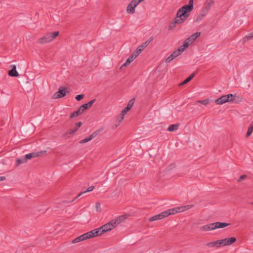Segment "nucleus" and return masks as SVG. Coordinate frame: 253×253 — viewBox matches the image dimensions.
Returning a JSON list of instances; mask_svg holds the SVG:
<instances>
[{
	"label": "nucleus",
	"mask_w": 253,
	"mask_h": 253,
	"mask_svg": "<svg viewBox=\"0 0 253 253\" xmlns=\"http://www.w3.org/2000/svg\"><path fill=\"white\" fill-rule=\"evenodd\" d=\"M79 115V111L77 110L76 111L71 114L70 118L72 119L75 117H78Z\"/></svg>",
	"instance_id": "34"
},
{
	"label": "nucleus",
	"mask_w": 253,
	"mask_h": 253,
	"mask_svg": "<svg viewBox=\"0 0 253 253\" xmlns=\"http://www.w3.org/2000/svg\"><path fill=\"white\" fill-rule=\"evenodd\" d=\"M129 110H126V108H125V109H124L122 111V113H123V114H126V113L129 111Z\"/></svg>",
	"instance_id": "43"
},
{
	"label": "nucleus",
	"mask_w": 253,
	"mask_h": 253,
	"mask_svg": "<svg viewBox=\"0 0 253 253\" xmlns=\"http://www.w3.org/2000/svg\"><path fill=\"white\" fill-rule=\"evenodd\" d=\"M200 32H196L190 36L188 39H187V40L191 43H192L196 40V39H197L200 36Z\"/></svg>",
	"instance_id": "20"
},
{
	"label": "nucleus",
	"mask_w": 253,
	"mask_h": 253,
	"mask_svg": "<svg viewBox=\"0 0 253 253\" xmlns=\"http://www.w3.org/2000/svg\"><path fill=\"white\" fill-rule=\"evenodd\" d=\"M127 217V216L125 215H122L121 216H119L117 217V218L113 219V220H114V223H115L116 225L117 226L118 225L123 222L125 219H126Z\"/></svg>",
	"instance_id": "16"
},
{
	"label": "nucleus",
	"mask_w": 253,
	"mask_h": 253,
	"mask_svg": "<svg viewBox=\"0 0 253 253\" xmlns=\"http://www.w3.org/2000/svg\"><path fill=\"white\" fill-rule=\"evenodd\" d=\"M208 12L202 9L201 13L199 14L196 18V22H198L201 21L202 19L206 16Z\"/></svg>",
	"instance_id": "22"
},
{
	"label": "nucleus",
	"mask_w": 253,
	"mask_h": 253,
	"mask_svg": "<svg viewBox=\"0 0 253 253\" xmlns=\"http://www.w3.org/2000/svg\"><path fill=\"white\" fill-rule=\"evenodd\" d=\"M125 115V114H123V113L121 112L120 117H123V118H124Z\"/></svg>",
	"instance_id": "50"
},
{
	"label": "nucleus",
	"mask_w": 253,
	"mask_h": 253,
	"mask_svg": "<svg viewBox=\"0 0 253 253\" xmlns=\"http://www.w3.org/2000/svg\"><path fill=\"white\" fill-rule=\"evenodd\" d=\"M95 99H93L87 103L82 105L78 110L79 111V115L82 114L84 111L86 109L89 108L93 104V103L95 102Z\"/></svg>",
	"instance_id": "8"
},
{
	"label": "nucleus",
	"mask_w": 253,
	"mask_h": 253,
	"mask_svg": "<svg viewBox=\"0 0 253 253\" xmlns=\"http://www.w3.org/2000/svg\"><path fill=\"white\" fill-rule=\"evenodd\" d=\"M95 237V235L94 234V233L93 232V230H91V231L86 232L83 235H81V236L76 238L74 240H72V244H76L82 241H84L85 240L89 239L90 238Z\"/></svg>",
	"instance_id": "6"
},
{
	"label": "nucleus",
	"mask_w": 253,
	"mask_h": 253,
	"mask_svg": "<svg viewBox=\"0 0 253 253\" xmlns=\"http://www.w3.org/2000/svg\"><path fill=\"white\" fill-rule=\"evenodd\" d=\"M221 243L222 247L230 245L236 241V238L235 237L227 238L222 239Z\"/></svg>",
	"instance_id": "11"
},
{
	"label": "nucleus",
	"mask_w": 253,
	"mask_h": 253,
	"mask_svg": "<svg viewBox=\"0 0 253 253\" xmlns=\"http://www.w3.org/2000/svg\"><path fill=\"white\" fill-rule=\"evenodd\" d=\"M94 186H90L89 187V188H88L86 190H85V191H84V192H81L80 193L78 196L75 198V200H76V199H77L78 197H79L80 196H81L84 193H86L87 192H90V191H92L93 189H94Z\"/></svg>",
	"instance_id": "25"
},
{
	"label": "nucleus",
	"mask_w": 253,
	"mask_h": 253,
	"mask_svg": "<svg viewBox=\"0 0 253 253\" xmlns=\"http://www.w3.org/2000/svg\"><path fill=\"white\" fill-rule=\"evenodd\" d=\"M46 153V151H41L37 152H33L31 153L28 154L26 155L25 158L26 160L27 159H31L33 158H36L38 157H41L44 154H45Z\"/></svg>",
	"instance_id": "9"
},
{
	"label": "nucleus",
	"mask_w": 253,
	"mask_h": 253,
	"mask_svg": "<svg viewBox=\"0 0 253 253\" xmlns=\"http://www.w3.org/2000/svg\"><path fill=\"white\" fill-rule=\"evenodd\" d=\"M198 102L203 105H206L209 103V99H207L204 100L198 101Z\"/></svg>",
	"instance_id": "39"
},
{
	"label": "nucleus",
	"mask_w": 253,
	"mask_h": 253,
	"mask_svg": "<svg viewBox=\"0 0 253 253\" xmlns=\"http://www.w3.org/2000/svg\"><path fill=\"white\" fill-rule=\"evenodd\" d=\"M133 54L135 55L137 57L139 55V54L138 53L137 51L135 50L133 53Z\"/></svg>",
	"instance_id": "46"
},
{
	"label": "nucleus",
	"mask_w": 253,
	"mask_h": 253,
	"mask_svg": "<svg viewBox=\"0 0 253 253\" xmlns=\"http://www.w3.org/2000/svg\"><path fill=\"white\" fill-rule=\"evenodd\" d=\"M179 51H176V50L174 51L173 53H172L166 59V63H169L171 62L172 60L175 58L176 57L179 55V53H178Z\"/></svg>",
	"instance_id": "17"
},
{
	"label": "nucleus",
	"mask_w": 253,
	"mask_h": 253,
	"mask_svg": "<svg viewBox=\"0 0 253 253\" xmlns=\"http://www.w3.org/2000/svg\"><path fill=\"white\" fill-rule=\"evenodd\" d=\"M100 130H98L93 132L88 137H86L80 141L81 144L87 142L88 141L92 140L93 138L96 137L100 132Z\"/></svg>",
	"instance_id": "12"
},
{
	"label": "nucleus",
	"mask_w": 253,
	"mask_h": 253,
	"mask_svg": "<svg viewBox=\"0 0 253 253\" xmlns=\"http://www.w3.org/2000/svg\"><path fill=\"white\" fill-rule=\"evenodd\" d=\"M201 229L204 231H210L214 230L213 223L205 225L201 227Z\"/></svg>",
	"instance_id": "18"
},
{
	"label": "nucleus",
	"mask_w": 253,
	"mask_h": 253,
	"mask_svg": "<svg viewBox=\"0 0 253 253\" xmlns=\"http://www.w3.org/2000/svg\"><path fill=\"white\" fill-rule=\"evenodd\" d=\"M135 101V98H133L132 99L130 100L127 103V106L126 107V110H130L131 109V108H132Z\"/></svg>",
	"instance_id": "24"
},
{
	"label": "nucleus",
	"mask_w": 253,
	"mask_h": 253,
	"mask_svg": "<svg viewBox=\"0 0 253 253\" xmlns=\"http://www.w3.org/2000/svg\"><path fill=\"white\" fill-rule=\"evenodd\" d=\"M193 205H189L175 208L172 209H170L167 211H164L160 214L152 216L149 218V221H154L155 220L163 219L164 218L166 217L169 215L173 214L176 212L184 211L186 210H189L193 208Z\"/></svg>",
	"instance_id": "1"
},
{
	"label": "nucleus",
	"mask_w": 253,
	"mask_h": 253,
	"mask_svg": "<svg viewBox=\"0 0 253 253\" xmlns=\"http://www.w3.org/2000/svg\"><path fill=\"white\" fill-rule=\"evenodd\" d=\"M179 126V124H174L170 125L168 128L169 131H173L177 129Z\"/></svg>",
	"instance_id": "26"
},
{
	"label": "nucleus",
	"mask_w": 253,
	"mask_h": 253,
	"mask_svg": "<svg viewBox=\"0 0 253 253\" xmlns=\"http://www.w3.org/2000/svg\"><path fill=\"white\" fill-rule=\"evenodd\" d=\"M136 7L133 5L131 2H130L126 8V11L128 14H134L135 13V8Z\"/></svg>",
	"instance_id": "21"
},
{
	"label": "nucleus",
	"mask_w": 253,
	"mask_h": 253,
	"mask_svg": "<svg viewBox=\"0 0 253 253\" xmlns=\"http://www.w3.org/2000/svg\"><path fill=\"white\" fill-rule=\"evenodd\" d=\"M76 131V130H75V129L74 128V129H71V130H68V131H67L66 133H65L63 136H66L68 134H74L75 132Z\"/></svg>",
	"instance_id": "33"
},
{
	"label": "nucleus",
	"mask_w": 253,
	"mask_h": 253,
	"mask_svg": "<svg viewBox=\"0 0 253 253\" xmlns=\"http://www.w3.org/2000/svg\"><path fill=\"white\" fill-rule=\"evenodd\" d=\"M59 31H55L52 33H49L45 35L43 37L39 40V43L45 44L55 39L58 35Z\"/></svg>",
	"instance_id": "5"
},
{
	"label": "nucleus",
	"mask_w": 253,
	"mask_h": 253,
	"mask_svg": "<svg viewBox=\"0 0 253 253\" xmlns=\"http://www.w3.org/2000/svg\"><path fill=\"white\" fill-rule=\"evenodd\" d=\"M64 96H61V95H60V96H55V97H53L54 99H57V98H61V97H64Z\"/></svg>",
	"instance_id": "47"
},
{
	"label": "nucleus",
	"mask_w": 253,
	"mask_h": 253,
	"mask_svg": "<svg viewBox=\"0 0 253 253\" xmlns=\"http://www.w3.org/2000/svg\"><path fill=\"white\" fill-rule=\"evenodd\" d=\"M213 224L214 230L216 229L224 228L228 226L229 225V224L228 223L221 222H214Z\"/></svg>",
	"instance_id": "19"
},
{
	"label": "nucleus",
	"mask_w": 253,
	"mask_h": 253,
	"mask_svg": "<svg viewBox=\"0 0 253 253\" xmlns=\"http://www.w3.org/2000/svg\"><path fill=\"white\" fill-rule=\"evenodd\" d=\"M138 49H140V50L142 51L145 47L141 44L137 47Z\"/></svg>",
	"instance_id": "44"
},
{
	"label": "nucleus",
	"mask_w": 253,
	"mask_h": 253,
	"mask_svg": "<svg viewBox=\"0 0 253 253\" xmlns=\"http://www.w3.org/2000/svg\"><path fill=\"white\" fill-rule=\"evenodd\" d=\"M194 0H189L188 4H186L179 8L178 11L181 13L183 17H186L187 18L189 16L190 12L193 9Z\"/></svg>",
	"instance_id": "4"
},
{
	"label": "nucleus",
	"mask_w": 253,
	"mask_h": 253,
	"mask_svg": "<svg viewBox=\"0 0 253 253\" xmlns=\"http://www.w3.org/2000/svg\"><path fill=\"white\" fill-rule=\"evenodd\" d=\"M242 98L240 96H221V97L215 100L217 104H222L227 102L239 103L241 101Z\"/></svg>",
	"instance_id": "3"
},
{
	"label": "nucleus",
	"mask_w": 253,
	"mask_h": 253,
	"mask_svg": "<svg viewBox=\"0 0 253 253\" xmlns=\"http://www.w3.org/2000/svg\"><path fill=\"white\" fill-rule=\"evenodd\" d=\"M153 38H150L148 40H147L146 42H145L144 43L142 44V45L146 48L149 44L152 41Z\"/></svg>",
	"instance_id": "31"
},
{
	"label": "nucleus",
	"mask_w": 253,
	"mask_h": 253,
	"mask_svg": "<svg viewBox=\"0 0 253 253\" xmlns=\"http://www.w3.org/2000/svg\"><path fill=\"white\" fill-rule=\"evenodd\" d=\"M6 177L5 176H0V181L5 180Z\"/></svg>",
	"instance_id": "45"
},
{
	"label": "nucleus",
	"mask_w": 253,
	"mask_h": 253,
	"mask_svg": "<svg viewBox=\"0 0 253 253\" xmlns=\"http://www.w3.org/2000/svg\"><path fill=\"white\" fill-rule=\"evenodd\" d=\"M187 18L186 17H183L181 13H179L178 11L176 13V16L173 20V22L170 23L169 26V30H172L175 26V24H181L183 23Z\"/></svg>",
	"instance_id": "7"
},
{
	"label": "nucleus",
	"mask_w": 253,
	"mask_h": 253,
	"mask_svg": "<svg viewBox=\"0 0 253 253\" xmlns=\"http://www.w3.org/2000/svg\"><path fill=\"white\" fill-rule=\"evenodd\" d=\"M11 69L8 71V76L10 77H17L19 76L18 72L16 71V66L15 65H12Z\"/></svg>",
	"instance_id": "15"
},
{
	"label": "nucleus",
	"mask_w": 253,
	"mask_h": 253,
	"mask_svg": "<svg viewBox=\"0 0 253 253\" xmlns=\"http://www.w3.org/2000/svg\"><path fill=\"white\" fill-rule=\"evenodd\" d=\"M116 227H117V226L114 223V220L112 219L108 223L104 224L101 227L92 230L95 237H96L100 236L107 232L112 230Z\"/></svg>",
	"instance_id": "2"
},
{
	"label": "nucleus",
	"mask_w": 253,
	"mask_h": 253,
	"mask_svg": "<svg viewBox=\"0 0 253 253\" xmlns=\"http://www.w3.org/2000/svg\"><path fill=\"white\" fill-rule=\"evenodd\" d=\"M190 44L191 43L186 39L183 43V46L186 49Z\"/></svg>",
	"instance_id": "38"
},
{
	"label": "nucleus",
	"mask_w": 253,
	"mask_h": 253,
	"mask_svg": "<svg viewBox=\"0 0 253 253\" xmlns=\"http://www.w3.org/2000/svg\"><path fill=\"white\" fill-rule=\"evenodd\" d=\"M246 177H247V175L246 174H243V175H241L238 179V182H242L244 179H246Z\"/></svg>",
	"instance_id": "37"
},
{
	"label": "nucleus",
	"mask_w": 253,
	"mask_h": 253,
	"mask_svg": "<svg viewBox=\"0 0 253 253\" xmlns=\"http://www.w3.org/2000/svg\"><path fill=\"white\" fill-rule=\"evenodd\" d=\"M214 3L213 0H207L204 5L203 10L208 12L211 8V6Z\"/></svg>",
	"instance_id": "14"
},
{
	"label": "nucleus",
	"mask_w": 253,
	"mask_h": 253,
	"mask_svg": "<svg viewBox=\"0 0 253 253\" xmlns=\"http://www.w3.org/2000/svg\"><path fill=\"white\" fill-rule=\"evenodd\" d=\"M248 40H251L253 38V34H250L249 35L246 36V37Z\"/></svg>",
	"instance_id": "41"
},
{
	"label": "nucleus",
	"mask_w": 253,
	"mask_h": 253,
	"mask_svg": "<svg viewBox=\"0 0 253 253\" xmlns=\"http://www.w3.org/2000/svg\"><path fill=\"white\" fill-rule=\"evenodd\" d=\"M124 118H123V117H120L119 116L117 119V124L115 125V128H116L118 126L120 125V124L123 121Z\"/></svg>",
	"instance_id": "30"
},
{
	"label": "nucleus",
	"mask_w": 253,
	"mask_h": 253,
	"mask_svg": "<svg viewBox=\"0 0 253 253\" xmlns=\"http://www.w3.org/2000/svg\"><path fill=\"white\" fill-rule=\"evenodd\" d=\"M71 89L66 86H61L57 92L54 95H66L67 93H71Z\"/></svg>",
	"instance_id": "10"
},
{
	"label": "nucleus",
	"mask_w": 253,
	"mask_h": 253,
	"mask_svg": "<svg viewBox=\"0 0 253 253\" xmlns=\"http://www.w3.org/2000/svg\"><path fill=\"white\" fill-rule=\"evenodd\" d=\"M95 208L96 211L100 212L101 211L100 204L99 202L95 203Z\"/></svg>",
	"instance_id": "32"
},
{
	"label": "nucleus",
	"mask_w": 253,
	"mask_h": 253,
	"mask_svg": "<svg viewBox=\"0 0 253 253\" xmlns=\"http://www.w3.org/2000/svg\"><path fill=\"white\" fill-rule=\"evenodd\" d=\"M130 56H131V57L133 59H134L135 58H136V57H137V56H136L135 55L133 54V53H132V54L130 55Z\"/></svg>",
	"instance_id": "48"
},
{
	"label": "nucleus",
	"mask_w": 253,
	"mask_h": 253,
	"mask_svg": "<svg viewBox=\"0 0 253 253\" xmlns=\"http://www.w3.org/2000/svg\"><path fill=\"white\" fill-rule=\"evenodd\" d=\"M195 75H196V73H192L191 75H190V76H189L188 78H187L183 82H182L181 83H180L179 85H182L186 84L193 78V77L195 76Z\"/></svg>",
	"instance_id": "23"
},
{
	"label": "nucleus",
	"mask_w": 253,
	"mask_h": 253,
	"mask_svg": "<svg viewBox=\"0 0 253 253\" xmlns=\"http://www.w3.org/2000/svg\"><path fill=\"white\" fill-rule=\"evenodd\" d=\"M227 95H233V94H232V93H229V94H228Z\"/></svg>",
	"instance_id": "51"
},
{
	"label": "nucleus",
	"mask_w": 253,
	"mask_h": 253,
	"mask_svg": "<svg viewBox=\"0 0 253 253\" xmlns=\"http://www.w3.org/2000/svg\"><path fill=\"white\" fill-rule=\"evenodd\" d=\"M251 204L253 205V202H252V203H251Z\"/></svg>",
	"instance_id": "52"
},
{
	"label": "nucleus",
	"mask_w": 253,
	"mask_h": 253,
	"mask_svg": "<svg viewBox=\"0 0 253 253\" xmlns=\"http://www.w3.org/2000/svg\"><path fill=\"white\" fill-rule=\"evenodd\" d=\"M207 246L210 248H220L222 247L221 240H218L213 242H209L207 244Z\"/></svg>",
	"instance_id": "13"
},
{
	"label": "nucleus",
	"mask_w": 253,
	"mask_h": 253,
	"mask_svg": "<svg viewBox=\"0 0 253 253\" xmlns=\"http://www.w3.org/2000/svg\"><path fill=\"white\" fill-rule=\"evenodd\" d=\"M82 122H80L77 124H76V126H75V129L76 131H77V130L79 129V128L80 127H81V126H82Z\"/></svg>",
	"instance_id": "40"
},
{
	"label": "nucleus",
	"mask_w": 253,
	"mask_h": 253,
	"mask_svg": "<svg viewBox=\"0 0 253 253\" xmlns=\"http://www.w3.org/2000/svg\"><path fill=\"white\" fill-rule=\"evenodd\" d=\"M131 4H133V5L135 6V7L137 6V5L141 2V1L139 0H132L130 2Z\"/></svg>",
	"instance_id": "36"
},
{
	"label": "nucleus",
	"mask_w": 253,
	"mask_h": 253,
	"mask_svg": "<svg viewBox=\"0 0 253 253\" xmlns=\"http://www.w3.org/2000/svg\"><path fill=\"white\" fill-rule=\"evenodd\" d=\"M185 47L183 46V45H182L176 50V51H179L178 53L180 55L181 53L185 50Z\"/></svg>",
	"instance_id": "35"
},
{
	"label": "nucleus",
	"mask_w": 253,
	"mask_h": 253,
	"mask_svg": "<svg viewBox=\"0 0 253 253\" xmlns=\"http://www.w3.org/2000/svg\"><path fill=\"white\" fill-rule=\"evenodd\" d=\"M253 131V125L252 124L248 128L246 136L247 137H248L249 136H250V135L252 134Z\"/></svg>",
	"instance_id": "28"
},
{
	"label": "nucleus",
	"mask_w": 253,
	"mask_h": 253,
	"mask_svg": "<svg viewBox=\"0 0 253 253\" xmlns=\"http://www.w3.org/2000/svg\"><path fill=\"white\" fill-rule=\"evenodd\" d=\"M136 51H137L138 53L139 54L142 51L140 50V49H138L137 48V49L135 50Z\"/></svg>",
	"instance_id": "49"
},
{
	"label": "nucleus",
	"mask_w": 253,
	"mask_h": 253,
	"mask_svg": "<svg viewBox=\"0 0 253 253\" xmlns=\"http://www.w3.org/2000/svg\"><path fill=\"white\" fill-rule=\"evenodd\" d=\"M26 162H27V160H26V159H18L16 160V166H18L20 164H22V163H25Z\"/></svg>",
	"instance_id": "29"
},
{
	"label": "nucleus",
	"mask_w": 253,
	"mask_h": 253,
	"mask_svg": "<svg viewBox=\"0 0 253 253\" xmlns=\"http://www.w3.org/2000/svg\"><path fill=\"white\" fill-rule=\"evenodd\" d=\"M84 96H76V99L78 100V101H80L81 100H82L83 98H84Z\"/></svg>",
	"instance_id": "42"
},
{
	"label": "nucleus",
	"mask_w": 253,
	"mask_h": 253,
	"mask_svg": "<svg viewBox=\"0 0 253 253\" xmlns=\"http://www.w3.org/2000/svg\"><path fill=\"white\" fill-rule=\"evenodd\" d=\"M134 59L130 56L126 60V62L125 63H124L122 66V67H126L127 66V65H128L131 62H132V61Z\"/></svg>",
	"instance_id": "27"
}]
</instances>
